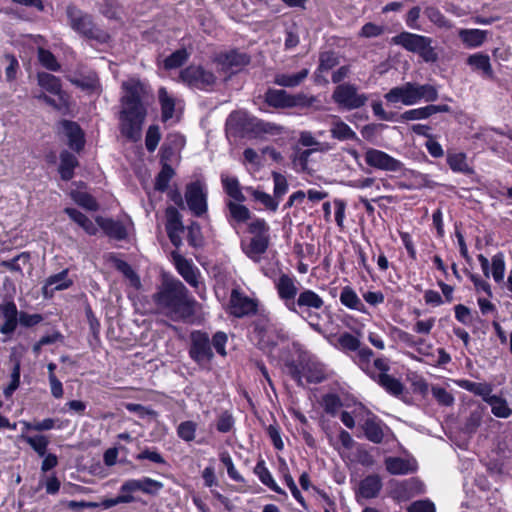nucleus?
Listing matches in <instances>:
<instances>
[{
    "label": "nucleus",
    "instance_id": "f257e3e1",
    "mask_svg": "<svg viewBox=\"0 0 512 512\" xmlns=\"http://www.w3.org/2000/svg\"><path fill=\"white\" fill-rule=\"evenodd\" d=\"M159 314L174 322H188L196 313L197 301L178 279H164L152 295Z\"/></svg>",
    "mask_w": 512,
    "mask_h": 512
},
{
    "label": "nucleus",
    "instance_id": "f03ea898",
    "mask_svg": "<svg viewBox=\"0 0 512 512\" xmlns=\"http://www.w3.org/2000/svg\"><path fill=\"white\" fill-rule=\"evenodd\" d=\"M124 95L121 97L122 110L120 112V131L131 141L141 138L142 125L147 110L142 102L145 88L137 79H129L122 83Z\"/></svg>",
    "mask_w": 512,
    "mask_h": 512
},
{
    "label": "nucleus",
    "instance_id": "7ed1b4c3",
    "mask_svg": "<svg viewBox=\"0 0 512 512\" xmlns=\"http://www.w3.org/2000/svg\"><path fill=\"white\" fill-rule=\"evenodd\" d=\"M438 89L431 84H419L417 82H405L402 85L391 88L384 98L388 103H401L412 106L421 101L434 102L438 99Z\"/></svg>",
    "mask_w": 512,
    "mask_h": 512
},
{
    "label": "nucleus",
    "instance_id": "20e7f679",
    "mask_svg": "<svg viewBox=\"0 0 512 512\" xmlns=\"http://www.w3.org/2000/svg\"><path fill=\"white\" fill-rule=\"evenodd\" d=\"M251 238L248 243L242 241L241 248L245 255L253 260L259 262L261 255H263L270 245V226L263 218H254L247 227Z\"/></svg>",
    "mask_w": 512,
    "mask_h": 512
},
{
    "label": "nucleus",
    "instance_id": "39448f33",
    "mask_svg": "<svg viewBox=\"0 0 512 512\" xmlns=\"http://www.w3.org/2000/svg\"><path fill=\"white\" fill-rule=\"evenodd\" d=\"M66 15L68 18L69 26L76 33L87 39L95 40L101 44H104L108 41V34L95 25L91 15L83 12L75 5L67 6Z\"/></svg>",
    "mask_w": 512,
    "mask_h": 512
},
{
    "label": "nucleus",
    "instance_id": "423d86ee",
    "mask_svg": "<svg viewBox=\"0 0 512 512\" xmlns=\"http://www.w3.org/2000/svg\"><path fill=\"white\" fill-rule=\"evenodd\" d=\"M391 42L402 46L409 52L418 54L427 63H434L438 60V54L432 46L433 40L430 37L404 31L392 37Z\"/></svg>",
    "mask_w": 512,
    "mask_h": 512
},
{
    "label": "nucleus",
    "instance_id": "0eeeda50",
    "mask_svg": "<svg viewBox=\"0 0 512 512\" xmlns=\"http://www.w3.org/2000/svg\"><path fill=\"white\" fill-rule=\"evenodd\" d=\"M285 366L287 373L300 387H304L303 378L306 379L307 383L313 384L321 383L326 379L324 365L315 359H301L298 363L288 361Z\"/></svg>",
    "mask_w": 512,
    "mask_h": 512
},
{
    "label": "nucleus",
    "instance_id": "6e6552de",
    "mask_svg": "<svg viewBox=\"0 0 512 512\" xmlns=\"http://www.w3.org/2000/svg\"><path fill=\"white\" fill-rule=\"evenodd\" d=\"M252 326L260 349H273L279 341L285 339L283 329L265 314H259Z\"/></svg>",
    "mask_w": 512,
    "mask_h": 512
},
{
    "label": "nucleus",
    "instance_id": "1a4fd4ad",
    "mask_svg": "<svg viewBox=\"0 0 512 512\" xmlns=\"http://www.w3.org/2000/svg\"><path fill=\"white\" fill-rule=\"evenodd\" d=\"M332 100L340 108L350 111L363 107L368 101V96L365 93H359L355 84L342 83L334 89Z\"/></svg>",
    "mask_w": 512,
    "mask_h": 512
},
{
    "label": "nucleus",
    "instance_id": "9d476101",
    "mask_svg": "<svg viewBox=\"0 0 512 512\" xmlns=\"http://www.w3.org/2000/svg\"><path fill=\"white\" fill-rule=\"evenodd\" d=\"M189 356L198 365L210 363L214 357L208 333L196 330L190 334Z\"/></svg>",
    "mask_w": 512,
    "mask_h": 512
},
{
    "label": "nucleus",
    "instance_id": "9b49d317",
    "mask_svg": "<svg viewBox=\"0 0 512 512\" xmlns=\"http://www.w3.org/2000/svg\"><path fill=\"white\" fill-rule=\"evenodd\" d=\"M324 306L323 299L313 290L304 289L294 301V307L291 306L289 311L294 312L304 319L318 318V315L312 310H319Z\"/></svg>",
    "mask_w": 512,
    "mask_h": 512
},
{
    "label": "nucleus",
    "instance_id": "f8f14e48",
    "mask_svg": "<svg viewBox=\"0 0 512 512\" xmlns=\"http://www.w3.org/2000/svg\"><path fill=\"white\" fill-rule=\"evenodd\" d=\"M185 201L194 216L201 217L206 214L208 205L205 185L199 180L187 184Z\"/></svg>",
    "mask_w": 512,
    "mask_h": 512
},
{
    "label": "nucleus",
    "instance_id": "ddd939ff",
    "mask_svg": "<svg viewBox=\"0 0 512 512\" xmlns=\"http://www.w3.org/2000/svg\"><path fill=\"white\" fill-rule=\"evenodd\" d=\"M181 80L191 88L208 90L216 82L213 72L202 66L190 65L180 72Z\"/></svg>",
    "mask_w": 512,
    "mask_h": 512
},
{
    "label": "nucleus",
    "instance_id": "4468645a",
    "mask_svg": "<svg viewBox=\"0 0 512 512\" xmlns=\"http://www.w3.org/2000/svg\"><path fill=\"white\" fill-rule=\"evenodd\" d=\"M364 158L368 166L382 171L398 172L404 166V164L400 160L392 157L391 155L382 150H378L375 148L367 149Z\"/></svg>",
    "mask_w": 512,
    "mask_h": 512
},
{
    "label": "nucleus",
    "instance_id": "2eb2a0df",
    "mask_svg": "<svg viewBox=\"0 0 512 512\" xmlns=\"http://www.w3.org/2000/svg\"><path fill=\"white\" fill-rule=\"evenodd\" d=\"M424 492V484L418 478H409L391 483V497L399 502L407 501Z\"/></svg>",
    "mask_w": 512,
    "mask_h": 512
},
{
    "label": "nucleus",
    "instance_id": "dca6fc26",
    "mask_svg": "<svg viewBox=\"0 0 512 512\" xmlns=\"http://www.w3.org/2000/svg\"><path fill=\"white\" fill-rule=\"evenodd\" d=\"M263 123L256 118L250 117L244 111L232 112L226 120L227 131L234 135H241L251 128H262Z\"/></svg>",
    "mask_w": 512,
    "mask_h": 512
},
{
    "label": "nucleus",
    "instance_id": "f3484780",
    "mask_svg": "<svg viewBox=\"0 0 512 512\" xmlns=\"http://www.w3.org/2000/svg\"><path fill=\"white\" fill-rule=\"evenodd\" d=\"M297 280L295 277L285 273H281L275 281V288L279 298L284 302L285 307L289 310L294 307V301L298 295Z\"/></svg>",
    "mask_w": 512,
    "mask_h": 512
},
{
    "label": "nucleus",
    "instance_id": "a211bd4d",
    "mask_svg": "<svg viewBox=\"0 0 512 512\" xmlns=\"http://www.w3.org/2000/svg\"><path fill=\"white\" fill-rule=\"evenodd\" d=\"M250 60L251 58L247 53L237 49L229 50L218 56V63L222 68L232 73L242 70L243 67L250 63Z\"/></svg>",
    "mask_w": 512,
    "mask_h": 512
},
{
    "label": "nucleus",
    "instance_id": "6ab92c4d",
    "mask_svg": "<svg viewBox=\"0 0 512 512\" xmlns=\"http://www.w3.org/2000/svg\"><path fill=\"white\" fill-rule=\"evenodd\" d=\"M385 424L375 414L368 412L366 418L360 423L364 436L374 444H380L384 439Z\"/></svg>",
    "mask_w": 512,
    "mask_h": 512
},
{
    "label": "nucleus",
    "instance_id": "aec40b11",
    "mask_svg": "<svg viewBox=\"0 0 512 512\" xmlns=\"http://www.w3.org/2000/svg\"><path fill=\"white\" fill-rule=\"evenodd\" d=\"M257 305L251 298L243 295L237 290H233L230 297V313L238 318L250 315L256 312Z\"/></svg>",
    "mask_w": 512,
    "mask_h": 512
},
{
    "label": "nucleus",
    "instance_id": "412c9836",
    "mask_svg": "<svg viewBox=\"0 0 512 512\" xmlns=\"http://www.w3.org/2000/svg\"><path fill=\"white\" fill-rule=\"evenodd\" d=\"M0 316L4 323L0 326V333L12 335L18 325L19 312L14 301H5L0 304Z\"/></svg>",
    "mask_w": 512,
    "mask_h": 512
},
{
    "label": "nucleus",
    "instance_id": "4be33fe9",
    "mask_svg": "<svg viewBox=\"0 0 512 512\" xmlns=\"http://www.w3.org/2000/svg\"><path fill=\"white\" fill-rule=\"evenodd\" d=\"M386 470L391 475H406L417 471V462L415 459H406L401 457L385 458Z\"/></svg>",
    "mask_w": 512,
    "mask_h": 512
},
{
    "label": "nucleus",
    "instance_id": "5701e85b",
    "mask_svg": "<svg viewBox=\"0 0 512 512\" xmlns=\"http://www.w3.org/2000/svg\"><path fill=\"white\" fill-rule=\"evenodd\" d=\"M68 81L87 92H96L100 88L99 78L96 72L89 70L67 76Z\"/></svg>",
    "mask_w": 512,
    "mask_h": 512
},
{
    "label": "nucleus",
    "instance_id": "b1692460",
    "mask_svg": "<svg viewBox=\"0 0 512 512\" xmlns=\"http://www.w3.org/2000/svg\"><path fill=\"white\" fill-rule=\"evenodd\" d=\"M62 126L65 132V135L68 139V146L76 151L80 152L85 145L84 133L80 126L73 121L64 120L62 122Z\"/></svg>",
    "mask_w": 512,
    "mask_h": 512
},
{
    "label": "nucleus",
    "instance_id": "393cba45",
    "mask_svg": "<svg viewBox=\"0 0 512 512\" xmlns=\"http://www.w3.org/2000/svg\"><path fill=\"white\" fill-rule=\"evenodd\" d=\"M382 486V479L379 475H368L360 481L357 490V496H360L364 499L376 498L379 495Z\"/></svg>",
    "mask_w": 512,
    "mask_h": 512
},
{
    "label": "nucleus",
    "instance_id": "a878e982",
    "mask_svg": "<svg viewBox=\"0 0 512 512\" xmlns=\"http://www.w3.org/2000/svg\"><path fill=\"white\" fill-rule=\"evenodd\" d=\"M73 281L68 278V269H64L59 273L50 275L43 287V294L47 296L48 294L52 295L54 291L64 290L72 286Z\"/></svg>",
    "mask_w": 512,
    "mask_h": 512
},
{
    "label": "nucleus",
    "instance_id": "bb28decb",
    "mask_svg": "<svg viewBox=\"0 0 512 512\" xmlns=\"http://www.w3.org/2000/svg\"><path fill=\"white\" fill-rule=\"evenodd\" d=\"M488 36V31L481 29L462 28L458 31V37L466 48L473 49L483 45Z\"/></svg>",
    "mask_w": 512,
    "mask_h": 512
},
{
    "label": "nucleus",
    "instance_id": "cd10ccee",
    "mask_svg": "<svg viewBox=\"0 0 512 512\" xmlns=\"http://www.w3.org/2000/svg\"><path fill=\"white\" fill-rule=\"evenodd\" d=\"M371 378L376 381L386 392L393 396H400L404 391L401 381L387 373H372Z\"/></svg>",
    "mask_w": 512,
    "mask_h": 512
},
{
    "label": "nucleus",
    "instance_id": "c85d7f7f",
    "mask_svg": "<svg viewBox=\"0 0 512 512\" xmlns=\"http://www.w3.org/2000/svg\"><path fill=\"white\" fill-rule=\"evenodd\" d=\"M97 224L100 228L111 238L116 240H124L127 237V230L125 226L119 222L110 218L97 217Z\"/></svg>",
    "mask_w": 512,
    "mask_h": 512
},
{
    "label": "nucleus",
    "instance_id": "c756f323",
    "mask_svg": "<svg viewBox=\"0 0 512 512\" xmlns=\"http://www.w3.org/2000/svg\"><path fill=\"white\" fill-rule=\"evenodd\" d=\"M172 257L175 261L179 274L191 286H197L198 279L192 264L176 251L172 252Z\"/></svg>",
    "mask_w": 512,
    "mask_h": 512
},
{
    "label": "nucleus",
    "instance_id": "7c9ffc66",
    "mask_svg": "<svg viewBox=\"0 0 512 512\" xmlns=\"http://www.w3.org/2000/svg\"><path fill=\"white\" fill-rule=\"evenodd\" d=\"M226 207L229 211L227 219L231 225H233L234 222L244 223L251 218L250 210L242 203L229 200L226 202Z\"/></svg>",
    "mask_w": 512,
    "mask_h": 512
},
{
    "label": "nucleus",
    "instance_id": "2f4dec72",
    "mask_svg": "<svg viewBox=\"0 0 512 512\" xmlns=\"http://www.w3.org/2000/svg\"><path fill=\"white\" fill-rule=\"evenodd\" d=\"M78 166L77 158L70 152L64 150L60 153V165L58 171L61 179L69 181L74 176V169Z\"/></svg>",
    "mask_w": 512,
    "mask_h": 512
},
{
    "label": "nucleus",
    "instance_id": "473e14b6",
    "mask_svg": "<svg viewBox=\"0 0 512 512\" xmlns=\"http://www.w3.org/2000/svg\"><path fill=\"white\" fill-rule=\"evenodd\" d=\"M221 182L225 193L232 201L243 203L246 200L245 195L242 193L240 183L236 177L222 174Z\"/></svg>",
    "mask_w": 512,
    "mask_h": 512
},
{
    "label": "nucleus",
    "instance_id": "72a5a7b5",
    "mask_svg": "<svg viewBox=\"0 0 512 512\" xmlns=\"http://www.w3.org/2000/svg\"><path fill=\"white\" fill-rule=\"evenodd\" d=\"M309 70L304 68L295 74H276L274 83L281 87L293 88L299 86L308 76Z\"/></svg>",
    "mask_w": 512,
    "mask_h": 512
},
{
    "label": "nucleus",
    "instance_id": "f704fd0d",
    "mask_svg": "<svg viewBox=\"0 0 512 512\" xmlns=\"http://www.w3.org/2000/svg\"><path fill=\"white\" fill-rule=\"evenodd\" d=\"M254 472L258 476L259 480L265 486H267L277 494L287 496L286 492L275 482L274 478L272 477L270 471L267 469L265 462L263 460L259 461L256 464Z\"/></svg>",
    "mask_w": 512,
    "mask_h": 512
},
{
    "label": "nucleus",
    "instance_id": "c9c22d12",
    "mask_svg": "<svg viewBox=\"0 0 512 512\" xmlns=\"http://www.w3.org/2000/svg\"><path fill=\"white\" fill-rule=\"evenodd\" d=\"M330 133L332 138L339 141L356 140L357 134L351 129V127L343 122L339 117H334L332 122Z\"/></svg>",
    "mask_w": 512,
    "mask_h": 512
},
{
    "label": "nucleus",
    "instance_id": "e433bc0d",
    "mask_svg": "<svg viewBox=\"0 0 512 512\" xmlns=\"http://www.w3.org/2000/svg\"><path fill=\"white\" fill-rule=\"evenodd\" d=\"M265 102L274 108H290V94L282 89H268Z\"/></svg>",
    "mask_w": 512,
    "mask_h": 512
},
{
    "label": "nucleus",
    "instance_id": "4c0bfd02",
    "mask_svg": "<svg viewBox=\"0 0 512 512\" xmlns=\"http://www.w3.org/2000/svg\"><path fill=\"white\" fill-rule=\"evenodd\" d=\"M340 302L349 309L366 313L365 305L350 286H345L342 289L340 293Z\"/></svg>",
    "mask_w": 512,
    "mask_h": 512
},
{
    "label": "nucleus",
    "instance_id": "58836bf2",
    "mask_svg": "<svg viewBox=\"0 0 512 512\" xmlns=\"http://www.w3.org/2000/svg\"><path fill=\"white\" fill-rule=\"evenodd\" d=\"M64 212L89 235H95L97 233L98 229L94 223L79 210L75 208H65Z\"/></svg>",
    "mask_w": 512,
    "mask_h": 512
},
{
    "label": "nucleus",
    "instance_id": "ea45409f",
    "mask_svg": "<svg viewBox=\"0 0 512 512\" xmlns=\"http://www.w3.org/2000/svg\"><path fill=\"white\" fill-rule=\"evenodd\" d=\"M64 423L58 418H45L40 421L24 422V426L29 431L43 432L51 429H63Z\"/></svg>",
    "mask_w": 512,
    "mask_h": 512
},
{
    "label": "nucleus",
    "instance_id": "a19ab883",
    "mask_svg": "<svg viewBox=\"0 0 512 512\" xmlns=\"http://www.w3.org/2000/svg\"><path fill=\"white\" fill-rule=\"evenodd\" d=\"M484 401L491 406V412L496 417L508 418L512 415V409L508 406L505 399L496 395H489L484 398Z\"/></svg>",
    "mask_w": 512,
    "mask_h": 512
},
{
    "label": "nucleus",
    "instance_id": "79ce46f5",
    "mask_svg": "<svg viewBox=\"0 0 512 512\" xmlns=\"http://www.w3.org/2000/svg\"><path fill=\"white\" fill-rule=\"evenodd\" d=\"M467 64L475 70L482 71L487 77L493 76V70L490 63V57L487 54L475 53L467 58Z\"/></svg>",
    "mask_w": 512,
    "mask_h": 512
},
{
    "label": "nucleus",
    "instance_id": "37998d69",
    "mask_svg": "<svg viewBox=\"0 0 512 512\" xmlns=\"http://www.w3.org/2000/svg\"><path fill=\"white\" fill-rule=\"evenodd\" d=\"M37 80L39 86H41L43 89H45L47 92L59 95L61 92V81L58 77L47 73V72H40L37 74Z\"/></svg>",
    "mask_w": 512,
    "mask_h": 512
},
{
    "label": "nucleus",
    "instance_id": "c03bdc74",
    "mask_svg": "<svg viewBox=\"0 0 512 512\" xmlns=\"http://www.w3.org/2000/svg\"><path fill=\"white\" fill-rule=\"evenodd\" d=\"M159 102L161 105V119L163 122L170 120L175 111V101L168 95L165 88H160L158 92Z\"/></svg>",
    "mask_w": 512,
    "mask_h": 512
},
{
    "label": "nucleus",
    "instance_id": "a18cd8bd",
    "mask_svg": "<svg viewBox=\"0 0 512 512\" xmlns=\"http://www.w3.org/2000/svg\"><path fill=\"white\" fill-rule=\"evenodd\" d=\"M447 163L453 172L464 173L467 175L473 173V169L468 165L466 155L464 153L448 154Z\"/></svg>",
    "mask_w": 512,
    "mask_h": 512
},
{
    "label": "nucleus",
    "instance_id": "49530a36",
    "mask_svg": "<svg viewBox=\"0 0 512 512\" xmlns=\"http://www.w3.org/2000/svg\"><path fill=\"white\" fill-rule=\"evenodd\" d=\"M175 171L168 163H163L160 172L155 178L154 188L159 192H165L168 189L169 182L174 177Z\"/></svg>",
    "mask_w": 512,
    "mask_h": 512
},
{
    "label": "nucleus",
    "instance_id": "de8ad7c7",
    "mask_svg": "<svg viewBox=\"0 0 512 512\" xmlns=\"http://www.w3.org/2000/svg\"><path fill=\"white\" fill-rule=\"evenodd\" d=\"M425 16L437 27L451 29L452 23L445 15L435 6H427L424 9Z\"/></svg>",
    "mask_w": 512,
    "mask_h": 512
},
{
    "label": "nucleus",
    "instance_id": "09e8293b",
    "mask_svg": "<svg viewBox=\"0 0 512 512\" xmlns=\"http://www.w3.org/2000/svg\"><path fill=\"white\" fill-rule=\"evenodd\" d=\"M30 260L28 252H22L10 260H2L0 266L12 272L23 274L22 266L26 265Z\"/></svg>",
    "mask_w": 512,
    "mask_h": 512
},
{
    "label": "nucleus",
    "instance_id": "8fccbe9b",
    "mask_svg": "<svg viewBox=\"0 0 512 512\" xmlns=\"http://www.w3.org/2000/svg\"><path fill=\"white\" fill-rule=\"evenodd\" d=\"M25 442L40 456L44 457L49 445V438L42 434L24 437Z\"/></svg>",
    "mask_w": 512,
    "mask_h": 512
},
{
    "label": "nucleus",
    "instance_id": "3c124183",
    "mask_svg": "<svg viewBox=\"0 0 512 512\" xmlns=\"http://www.w3.org/2000/svg\"><path fill=\"white\" fill-rule=\"evenodd\" d=\"M356 354L353 357V361L365 372H368L370 368V362L374 355L373 351L367 347L359 344V349L354 351Z\"/></svg>",
    "mask_w": 512,
    "mask_h": 512
},
{
    "label": "nucleus",
    "instance_id": "603ef678",
    "mask_svg": "<svg viewBox=\"0 0 512 512\" xmlns=\"http://www.w3.org/2000/svg\"><path fill=\"white\" fill-rule=\"evenodd\" d=\"M166 218H167V222L165 225L166 231H171V230L184 231L185 230V227L182 223V215L179 213V211L175 207L170 206L166 209Z\"/></svg>",
    "mask_w": 512,
    "mask_h": 512
},
{
    "label": "nucleus",
    "instance_id": "864d4df0",
    "mask_svg": "<svg viewBox=\"0 0 512 512\" xmlns=\"http://www.w3.org/2000/svg\"><path fill=\"white\" fill-rule=\"evenodd\" d=\"M457 384L462 389L474 393L475 395L482 396L483 399L488 397L489 393L491 392V389L486 384L477 383L466 379L459 380Z\"/></svg>",
    "mask_w": 512,
    "mask_h": 512
},
{
    "label": "nucleus",
    "instance_id": "5fc2aeb1",
    "mask_svg": "<svg viewBox=\"0 0 512 512\" xmlns=\"http://www.w3.org/2000/svg\"><path fill=\"white\" fill-rule=\"evenodd\" d=\"M188 58L189 53L185 48L178 49L164 60V68L168 70L178 68L182 66Z\"/></svg>",
    "mask_w": 512,
    "mask_h": 512
},
{
    "label": "nucleus",
    "instance_id": "6e6d98bb",
    "mask_svg": "<svg viewBox=\"0 0 512 512\" xmlns=\"http://www.w3.org/2000/svg\"><path fill=\"white\" fill-rule=\"evenodd\" d=\"M197 427L194 421H183L177 427V435L185 442H192L195 439Z\"/></svg>",
    "mask_w": 512,
    "mask_h": 512
},
{
    "label": "nucleus",
    "instance_id": "4d7b16f0",
    "mask_svg": "<svg viewBox=\"0 0 512 512\" xmlns=\"http://www.w3.org/2000/svg\"><path fill=\"white\" fill-rule=\"evenodd\" d=\"M339 57L334 51H324L319 55V72H327L339 64Z\"/></svg>",
    "mask_w": 512,
    "mask_h": 512
},
{
    "label": "nucleus",
    "instance_id": "13d9d810",
    "mask_svg": "<svg viewBox=\"0 0 512 512\" xmlns=\"http://www.w3.org/2000/svg\"><path fill=\"white\" fill-rule=\"evenodd\" d=\"M38 60L40 64L50 71H59L60 64L52 52L44 48H38Z\"/></svg>",
    "mask_w": 512,
    "mask_h": 512
},
{
    "label": "nucleus",
    "instance_id": "bf43d9fd",
    "mask_svg": "<svg viewBox=\"0 0 512 512\" xmlns=\"http://www.w3.org/2000/svg\"><path fill=\"white\" fill-rule=\"evenodd\" d=\"M360 343V340L349 332H344L338 337L339 349L345 353L356 351Z\"/></svg>",
    "mask_w": 512,
    "mask_h": 512
},
{
    "label": "nucleus",
    "instance_id": "052dcab7",
    "mask_svg": "<svg viewBox=\"0 0 512 512\" xmlns=\"http://www.w3.org/2000/svg\"><path fill=\"white\" fill-rule=\"evenodd\" d=\"M431 116L429 106H424L420 108H415L411 110H407L403 112L399 116L400 121H415V120H423L427 119Z\"/></svg>",
    "mask_w": 512,
    "mask_h": 512
},
{
    "label": "nucleus",
    "instance_id": "680f3d73",
    "mask_svg": "<svg viewBox=\"0 0 512 512\" xmlns=\"http://www.w3.org/2000/svg\"><path fill=\"white\" fill-rule=\"evenodd\" d=\"M187 241L190 246L195 248L201 247L204 244L201 227L197 222H192L187 227Z\"/></svg>",
    "mask_w": 512,
    "mask_h": 512
},
{
    "label": "nucleus",
    "instance_id": "e2e57ef3",
    "mask_svg": "<svg viewBox=\"0 0 512 512\" xmlns=\"http://www.w3.org/2000/svg\"><path fill=\"white\" fill-rule=\"evenodd\" d=\"M272 178L274 183V197L280 201L288 191L287 179L283 174L279 172H272Z\"/></svg>",
    "mask_w": 512,
    "mask_h": 512
},
{
    "label": "nucleus",
    "instance_id": "0e129e2a",
    "mask_svg": "<svg viewBox=\"0 0 512 512\" xmlns=\"http://www.w3.org/2000/svg\"><path fill=\"white\" fill-rule=\"evenodd\" d=\"M252 196H253L254 200L263 204L268 210L275 212L278 209L280 201L278 199H276L274 197V195L271 196L268 193L258 191V190H253Z\"/></svg>",
    "mask_w": 512,
    "mask_h": 512
},
{
    "label": "nucleus",
    "instance_id": "69168bd1",
    "mask_svg": "<svg viewBox=\"0 0 512 512\" xmlns=\"http://www.w3.org/2000/svg\"><path fill=\"white\" fill-rule=\"evenodd\" d=\"M322 405L327 414L331 416H336L339 409L342 406V402L338 395L336 394H326L323 396Z\"/></svg>",
    "mask_w": 512,
    "mask_h": 512
},
{
    "label": "nucleus",
    "instance_id": "338daca9",
    "mask_svg": "<svg viewBox=\"0 0 512 512\" xmlns=\"http://www.w3.org/2000/svg\"><path fill=\"white\" fill-rule=\"evenodd\" d=\"M161 139V133L158 125L149 126L146 137H145V146L149 152H154L159 144Z\"/></svg>",
    "mask_w": 512,
    "mask_h": 512
},
{
    "label": "nucleus",
    "instance_id": "774afa93",
    "mask_svg": "<svg viewBox=\"0 0 512 512\" xmlns=\"http://www.w3.org/2000/svg\"><path fill=\"white\" fill-rule=\"evenodd\" d=\"M505 273L504 255L499 252L492 257V276L495 282H501Z\"/></svg>",
    "mask_w": 512,
    "mask_h": 512
}]
</instances>
